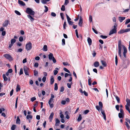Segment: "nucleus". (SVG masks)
<instances>
[{"label":"nucleus","instance_id":"obj_47","mask_svg":"<svg viewBox=\"0 0 130 130\" xmlns=\"http://www.w3.org/2000/svg\"><path fill=\"white\" fill-rule=\"evenodd\" d=\"M69 3L68 0H65V2L64 4V5H66Z\"/></svg>","mask_w":130,"mask_h":130},{"label":"nucleus","instance_id":"obj_63","mask_svg":"<svg viewBox=\"0 0 130 130\" xmlns=\"http://www.w3.org/2000/svg\"><path fill=\"white\" fill-rule=\"evenodd\" d=\"M71 84L69 83H68L67 84V86L69 88H71Z\"/></svg>","mask_w":130,"mask_h":130},{"label":"nucleus","instance_id":"obj_40","mask_svg":"<svg viewBox=\"0 0 130 130\" xmlns=\"http://www.w3.org/2000/svg\"><path fill=\"white\" fill-rule=\"evenodd\" d=\"M125 124L126 125L128 129H129L130 128L129 125H128V124L126 122H125Z\"/></svg>","mask_w":130,"mask_h":130},{"label":"nucleus","instance_id":"obj_31","mask_svg":"<svg viewBox=\"0 0 130 130\" xmlns=\"http://www.w3.org/2000/svg\"><path fill=\"white\" fill-rule=\"evenodd\" d=\"M15 41L16 40L14 39H12L11 40V43L13 45Z\"/></svg>","mask_w":130,"mask_h":130},{"label":"nucleus","instance_id":"obj_7","mask_svg":"<svg viewBox=\"0 0 130 130\" xmlns=\"http://www.w3.org/2000/svg\"><path fill=\"white\" fill-rule=\"evenodd\" d=\"M24 70L25 75H29V74L28 73V68L26 66H24Z\"/></svg>","mask_w":130,"mask_h":130},{"label":"nucleus","instance_id":"obj_44","mask_svg":"<svg viewBox=\"0 0 130 130\" xmlns=\"http://www.w3.org/2000/svg\"><path fill=\"white\" fill-rule=\"evenodd\" d=\"M89 21L90 22H91L92 21V17L91 15H90L89 18Z\"/></svg>","mask_w":130,"mask_h":130},{"label":"nucleus","instance_id":"obj_3","mask_svg":"<svg viewBox=\"0 0 130 130\" xmlns=\"http://www.w3.org/2000/svg\"><path fill=\"white\" fill-rule=\"evenodd\" d=\"M26 12L30 15H34L35 14V12L29 8H27L26 9Z\"/></svg>","mask_w":130,"mask_h":130},{"label":"nucleus","instance_id":"obj_10","mask_svg":"<svg viewBox=\"0 0 130 130\" xmlns=\"http://www.w3.org/2000/svg\"><path fill=\"white\" fill-rule=\"evenodd\" d=\"M9 23V21L8 20H6L3 24V26L6 27L7 26Z\"/></svg>","mask_w":130,"mask_h":130},{"label":"nucleus","instance_id":"obj_6","mask_svg":"<svg viewBox=\"0 0 130 130\" xmlns=\"http://www.w3.org/2000/svg\"><path fill=\"white\" fill-rule=\"evenodd\" d=\"M32 48V44L31 43L29 42L27 43L26 45V49L28 51L30 50Z\"/></svg>","mask_w":130,"mask_h":130},{"label":"nucleus","instance_id":"obj_24","mask_svg":"<svg viewBox=\"0 0 130 130\" xmlns=\"http://www.w3.org/2000/svg\"><path fill=\"white\" fill-rule=\"evenodd\" d=\"M87 41L89 45H91V44L92 43V40L89 37L88 38Z\"/></svg>","mask_w":130,"mask_h":130},{"label":"nucleus","instance_id":"obj_15","mask_svg":"<svg viewBox=\"0 0 130 130\" xmlns=\"http://www.w3.org/2000/svg\"><path fill=\"white\" fill-rule=\"evenodd\" d=\"M94 66L95 67H97L99 66V63L98 61L95 62L93 64Z\"/></svg>","mask_w":130,"mask_h":130},{"label":"nucleus","instance_id":"obj_61","mask_svg":"<svg viewBox=\"0 0 130 130\" xmlns=\"http://www.w3.org/2000/svg\"><path fill=\"white\" fill-rule=\"evenodd\" d=\"M54 74L55 75H56L57 74L58 72L57 70H55L54 71Z\"/></svg>","mask_w":130,"mask_h":130},{"label":"nucleus","instance_id":"obj_51","mask_svg":"<svg viewBox=\"0 0 130 130\" xmlns=\"http://www.w3.org/2000/svg\"><path fill=\"white\" fill-rule=\"evenodd\" d=\"M19 40L20 42H22V41H23V37L22 36H21V37H20L19 38Z\"/></svg>","mask_w":130,"mask_h":130},{"label":"nucleus","instance_id":"obj_1","mask_svg":"<svg viewBox=\"0 0 130 130\" xmlns=\"http://www.w3.org/2000/svg\"><path fill=\"white\" fill-rule=\"evenodd\" d=\"M122 46L124 50L123 55L125 58L126 57V54L127 53V50L125 46L123 45H122V42L121 40H119L118 42V53L120 57H121V51L122 50Z\"/></svg>","mask_w":130,"mask_h":130},{"label":"nucleus","instance_id":"obj_55","mask_svg":"<svg viewBox=\"0 0 130 130\" xmlns=\"http://www.w3.org/2000/svg\"><path fill=\"white\" fill-rule=\"evenodd\" d=\"M62 45H64L65 44V40L64 39H62Z\"/></svg>","mask_w":130,"mask_h":130},{"label":"nucleus","instance_id":"obj_62","mask_svg":"<svg viewBox=\"0 0 130 130\" xmlns=\"http://www.w3.org/2000/svg\"><path fill=\"white\" fill-rule=\"evenodd\" d=\"M39 64L38 63L36 62L35 63L34 66V67L36 68H37L38 67Z\"/></svg>","mask_w":130,"mask_h":130},{"label":"nucleus","instance_id":"obj_19","mask_svg":"<svg viewBox=\"0 0 130 130\" xmlns=\"http://www.w3.org/2000/svg\"><path fill=\"white\" fill-rule=\"evenodd\" d=\"M56 123L55 125L56 126H58L60 123V121L58 119H56L55 120Z\"/></svg>","mask_w":130,"mask_h":130},{"label":"nucleus","instance_id":"obj_54","mask_svg":"<svg viewBox=\"0 0 130 130\" xmlns=\"http://www.w3.org/2000/svg\"><path fill=\"white\" fill-rule=\"evenodd\" d=\"M60 15L61 17V18L62 20H63L64 19V18L63 16V13H60Z\"/></svg>","mask_w":130,"mask_h":130},{"label":"nucleus","instance_id":"obj_58","mask_svg":"<svg viewBox=\"0 0 130 130\" xmlns=\"http://www.w3.org/2000/svg\"><path fill=\"white\" fill-rule=\"evenodd\" d=\"M75 33H76V35L77 37V38H79V37L78 36V31H77V30L76 29L75 30Z\"/></svg>","mask_w":130,"mask_h":130},{"label":"nucleus","instance_id":"obj_21","mask_svg":"<svg viewBox=\"0 0 130 130\" xmlns=\"http://www.w3.org/2000/svg\"><path fill=\"white\" fill-rule=\"evenodd\" d=\"M18 3L19 4L22 6H24L25 5V3L22 1H19Z\"/></svg>","mask_w":130,"mask_h":130},{"label":"nucleus","instance_id":"obj_39","mask_svg":"<svg viewBox=\"0 0 130 130\" xmlns=\"http://www.w3.org/2000/svg\"><path fill=\"white\" fill-rule=\"evenodd\" d=\"M18 99V97H17V98H16V102H15V108H17V107Z\"/></svg>","mask_w":130,"mask_h":130},{"label":"nucleus","instance_id":"obj_35","mask_svg":"<svg viewBox=\"0 0 130 130\" xmlns=\"http://www.w3.org/2000/svg\"><path fill=\"white\" fill-rule=\"evenodd\" d=\"M14 12L17 15H21V14L20 12L17 10H15Z\"/></svg>","mask_w":130,"mask_h":130},{"label":"nucleus","instance_id":"obj_33","mask_svg":"<svg viewBox=\"0 0 130 130\" xmlns=\"http://www.w3.org/2000/svg\"><path fill=\"white\" fill-rule=\"evenodd\" d=\"M54 90H55L57 91L58 89V87L57 86V83H55L54 85Z\"/></svg>","mask_w":130,"mask_h":130},{"label":"nucleus","instance_id":"obj_59","mask_svg":"<svg viewBox=\"0 0 130 130\" xmlns=\"http://www.w3.org/2000/svg\"><path fill=\"white\" fill-rule=\"evenodd\" d=\"M66 22H64L63 24V28L64 29H66Z\"/></svg>","mask_w":130,"mask_h":130},{"label":"nucleus","instance_id":"obj_27","mask_svg":"<svg viewBox=\"0 0 130 130\" xmlns=\"http://www.w3.org/2000/svg\"><path fill=\"white\" fill-rule=\"evenodd\" d=\"M20 119L19 118L18 116L17 117V119L16 123L17 124H20Z\"/></svg>","mask_w":130,"mask_h":130},{"label":"nucleus","instance_id":"obj_28","mask_svg":"<svg viewBox=\"0 0 130 130\" xmlns=\"http://www.w3.org/2000/svg\"><path fill=\"white\" fill-rule=\"evenodd\" d=\"M54 115V113L53 112H52L50 115V116L49 117V119H51V120H52V119Z\"/></svg>","mask_w":130,"mask_h":130},{"label":"nucleus","instance_id":"obj_60","mask_svg":"<svg viewBox=\"0 0 130 130\" xmlns=\"http://www.w3.org/2000/svg\"><path fill=\"white\" fill-rule=\"evenodd\" d=\"M89 112V110H87L84 111V113L85 114H87Z\"/></svg>","mask_w":130,"mask_h":130},{"label":"nucleus","instance_id":"obj_23","mask_svg":"<svg viewBox=\"0 0 130 130\" xmlns=\"http://www.w3.org/2000/svg\"><path fill=\"white\" fill-rule=\"evenodd\" d=\"M89 78L88 79V83L89 86H91V85L92 81L90 77L88 76Z\"/></svg>","mask_w":130,"mask_h":130},{"label":"nucleus","instance_id":"obj_41","mask_svg":"<svg viewBox=\"0 0 130 130\" xmlns=\"http://www.w3.org/2000/svg\"><path fill=\"white\" fill-rule=\"evenodd\" d=\"M34 75L35 76H36L38 74V71L36 70H34Z\"/></svg>","mask_w":130,"mask_h":130},{"label":"nucleus","instance_id":"obj_32","mask_svg":"<svg viewBox=\"0 0 130 130\" xmlns=\"http://www.w3.org/2000/svg\"><path fill=\"white\" fill-rule=\"evenodd\" d=\"M125 30L124 29H122L120 30V31H119L118 33L119 34H123L124 32H125Z\"/></svg>","mask_w":130,"mask_h":130},{"label":"nucleus","instance_id":"obj_2","mask_svg":"<svg viewBox=\"0 0 130 130\" xmlns=\"http://www.w3.org/2000/svg\"><path fill=\"white\" fill-rule=\"evenodd\" d=\"M48 58L50 60H52L53 61L54 63H55L56 62V60L53 56V54L52 53H50L48 55Z\"/></svg>","mask_w":130,"mask_h":130},{"label":"nucleus","instance_id":"obj_5","mask_svg":"<svg viewBox=\"0 0 130 130\" xmlns=\"http://www.w3.org/2000/svg\"><path fill=\"white\" fill-rule=\"evenodd\" d=\"M99 105L100 107L98 105L96 106V108L99 111H100V110H102V107H103V104L101 102H99Z\"/></svg>","mask_w":130,"mask_h":130},{"label":"nucleus","instance_id":"obj_25","mask_svg":"<svg viewBox=\"0 0 130 130\" xmlns=\"http://www.w3.org/2000/svg\"><path fill=\"white\" fill-rule=\"evenodd\" d=\"M43 50L44 51H46L47 50V46L46 45H44L43 48Z\"/></svg>","mask_w":130,"mask_h":130},{"label":"nucleus","instance_id":"obj_22","mask_svg":"<svg viewBox=\"0 0 130 130\" xmlns=\"http://www.w3.org/2000/svg\"><path fill=\"white\" fill-rule=\"evenodd\" d=\"M119 117L120 118H123L124 117V113H119L118 114Z\"/></svg>","mask_w":130,"mask_h":130},{"label":"nucleus","instance_id":"obj_11","mask_svg":"<svg viewBox=\"0 0 130 130\" xmlns=\"http://www.w3.org/2000/svg\"><path fill=\"white\" fill-rule=\"evenodd\" d=\"M83 23V20L82 19L81 17H80L79 20V21L78 23V25L80 27L82 26V24Z\"/></svg>","mask_w":130,"mask_h":130},{"label":"nucleus","instance_id":"obj_46","mask_svg":"<svg viewBox=\"0 0 130 130\" xmlns=\"http://www.w3.org/2000/svg\"><path fill=\"white\" fill-rule=\"evenodd\" d=\"M130 22V19H127L125 21V24H126Z\"/></svg>","mask_w":130,"mask_h":130},{"label":"nucleus","instance_id":"obj_42","mask_svg":"<svg viewBox=\"0 0 130 130\" xmlns=\"http://www.w3.org/2000/svg\"><path fill=\"white\" fill-rule=\"evenodd\" d=\"M115 98L118 102V103H119L120 102V99L119 98L118 96H115Z\"/></svg>","mask_w":130,"mask_h":130},{"label":"nucleus","instance_id":"obj_26","mask_svg":"<svg viewBox=\"0 0 130 130\" xmlns=\"http://www.w3.org/2000/svg\"><path fill=\"white\" fill-rule=\"evenodd\" d=\"M20 85H17L16 88V91L17 92H18L20 90Z\"/></svg>","mask_w":130,"mask_h":130},{"label":"nucleus","instance_id":"obj_16","mask_svg":"<svg viewBox=\"0 0 130 130\" xmlns=\"http://www.w3.org/2000/svg\"><path fill=\"white\" fill-rule=\"evenodd\" d=\"M54 82V77L53 76H52L51 77L50 79V84L52 85L53 84Z\"/></svg>","mask_w":130,"mask_h":130},{"label":"nucleus","instance_id":"obj_43","mask_svg":"<svg viewBox=\"0 0 130 130\" xmlns=\"http://www.w3.org/2000/svg\"><path fill=\"white\" fill-rule=\"evenodd\" d=\"M63 70L66 72H67L69 73H70V72L67 68H63Z\"/></svg>","mask_w":130,"mask_h":130},{"label":"nucleus","instance_id":"obj_17","mask_svg":"<svg viewBox=\"0 0 130 130\" xmlns=\"http://www.w3.org/2000/svg\"><path fill=\"white\" fill-rule=\"evenodd\" d=\"M100 111H101V112L102 113V114L103 115V116L104 117V119L105 120H106V116L105 113L104 111H103V110H100Z\"/></svg>","mask_w":130,"mask_h":130},{"label":"nucleus","instance_id":"obj_18","mask_svg":"<svg viewBox=\"0 0 130 130\" xmlns=\"http://www.w3.org/2000/svg\"><path fill=\"white\" fill-rule=\"evenodd\" d=\"M27 17L28 18L30 19L31 21L33 22L34 20V19L31 15H28Z\"/></svg>","mask_w":130,"mask_h":130},{"label":"nucleus","instance_id":"obj_30","mask_svg":"<svg viewBox=\"0 0 130 130\" xmlns=\"http://www.w3.org/2000/svg\"><path fill=\"white\" fill-rule=\"evenodd\" d=\"M3 77L4 81H6L8 79L4 74L3 75Z\"/></svg>","mask_w":130,"mask_h":130},{"label":"nucleus","instance_id":"obj_20","mask_svg":"<svg viewBox=\"0 0 130 130\" xmlns=\"http://www.w3.org/2000/svg\"><path fill=\"white\" fill-rule=\"evenodd\" d=\"M101 62L102 65L104 67H106L107 66V64L106 62L105 61L102 60L101 61Z\"/></svg>","mask_w":130,"mask_h":130},{"label":"nucleus","instance_id":"obj_9","mask_svg":"<svg viewBox=\"0 0 130 130\" xmlns=\"http://www.w3.org/2000/svg\"><path fill=\"white\" fill-rule=\"evenodd\" d=\"M126 102L127 103L126 105H125V108H126V106L127 107H130V100L128 99H126Z\"/></svg>","mask_w":130,"mask_h":130},{"label":"nucleus","instance_id":"obj_49","mask_svg":"<svg viewBox=\"0 0 130 130\" xmlns=\"http://www.w3.org/2000/svg\"><path fill=\"white\" fill-rule=\"evenodd\" d=\"M100 37L103 39H106L107 37V36H105L102 35H101L100 36Z\"/></svg>","mask_w":130,"mask_h":130},{"label":"nucleus","instance_id":"obj_14","mask_svg":"<svg viewBox=\"0 0 130 130\" xmlns=\"http://www.w3.org/2000/svg\"><path fill=\"white\" fill-rule=\"evenodd\" d=\"M85 127V125L84 124H81L79 126L78 128V129L80 130H81L82 129H83Z\"/></svg>","mask_w":130,"mask_h":130},{"label":"nucleus","instance_id":"obj_37","mask_svg":"<svg viewBox=\"0 0 130 130\" xmlns=\"http://www.w3.org/2000/svg\"><path fill=\"white\" fill-rule=\"evenodd\" d=\"M61 9L62 11H64L65 10V7L64 5H63L61 7Z\"/></svg>","mask_w":130,"mask_h":130},{"label":"nucleus","instance_id":"obj_13","mask_svg":"<svg viewBox=\"0 0 130 130\" xmlns=\"http://www.w3.org/2000/svg\"><path fill=\"white\" fill-rule=\"evenodd\" d=\"M120 22H122L124 20L125 18V17H119L118 18Z\"/></svg>","mask_w":130,"mask_h":130},{"label":"nucleus","instance_id":"obj_57","mask_svg":"<svg viewBox=\"0 0 130 130\" xmlns=\"http://www.w3.org/2000/svg\"><path fill=\"white\" fill-rule=\"evenodd\" d=\"M64 90V88L63 87H62L60 88V92H62Z\"/></svg>","mask_w":130,"mask_h":130},{"label":"nucleus","instance_id":"obj_53","mask_svg":"<svg viewBox=\"0 0 130 130\" xmlns=\"http://www.w3.org/2000/svg\"><path fill=\"white\" fill-rule=\"evenodd\" d=\"M46 77L45 76H44L42 78V80L43 82H44L46 81Z\"/></svg>","mask_w":130,"mask_h":130},{"label":"nucleus","instance_id":"obj_4","mask_svg":"<svg viewBox=\"0 0 130 130\" xmlns=\"http://www.w3.org/2000/svg\"><path fill=\"white\" fill-rule=\"evenodd\" d=\"M3 56L10 61H12L13 60L12 57L9 54H5L3 55Z\"/></svg>","mask_w":130,"mask_h":130},{"label":"nucleus","instance_id":"obj_64","mask_svg":"<svg viewBox=\"0 0 130 130\" xmlns=\"http://www.w3.org/2000/svg\"><path fill=\"white\" fill-rule=\"evenodd\" d=\"M125 32H127L130 31V28H126L124 29Z\"/></svg>","mask_w":130,"mask_h":130},{"label":"nucleus","instance_id":"obj_50","mask_svg":"<svg viewBox=\"0 0 130 130\" xmlns=\"http://www.w3.org/2000/svg\"><path fill=\"white\" fill-rule=\"evenodd\" d=\"M51 15L53 17H55L56 15V13L54 12H51Z\"/></svg>","mask_w":130,"mask_h":130},{"label":"nucleus","instance_id":"obj_38","mask_svg":"<svg viewBox=\"0 0 130 130\" xmlns=\"http://www.w3.org/2000/svg\"><path fill=\"white\" fill-rule=\"evenodd\" d=\"M44 7L45 8V9L44 10V12H47L48 10V8L46 6H44Z\"/></svg>","mask_w":130,"mask_h":130},{"label":"nucleus","instance_id":"obj_52","mask_svg":"<svg viewBox=\"0 0 130 130\" xmlns=\"http://www.w3.org/2000/svg\"><path fill=\"white\" fill-rule=\"evenodd\" d=\"M41 2L43 4H46L47 1L45 0H41Z\"/></svg>","mask_w":130,"mask_h":130},{"label":"nucleus","instance_id":"obj_8","mask_svg":"<svg viewBox=\"0 0 130 130\" xmlns=\"http://www.w3.org/2000/svg\"><path fill=\"white\" fill-rule=\"evenodd\" d=\"M117 32V30L116 28H113L111 30L109 33V35H110L111 34H113L114 33H116Z\"/></svg>","mask_w":130,"mask_h":130},{"label":"nucleus","instance_id":"obj_29","mask_svg":"<svg viewBox=\"0 0 130 130\" xmlns=\"http://www.w3.org/2000/svg\"><path fill=\"white\" fill-rule=\"evenodd\" d=\"M82 119V117L81 114H79L77 119V121L79 122Z\"/></svg>","mask_w":130,"mask_h":130},{"label":"nucleus","instance_id":"obj_56","mask_svg":"<svg viewBox=\"0 0 130 130\" xmlns=\"http://www.w3.org/2000/svg\"><path fill=\"white\" fill-rule=\"evenodd\" d=\"M36 98L35 97H33L32 98H31V101L32 102H33L34 101L36 100Z\"/></svg>","mask_w":130,"mask_h":130},{"label":"nucleus","instance_id":"obj_48","mask_svg":"<svg viewBox=\"0 0 130 130\" xmlns=\"http://www.w3.org/2000/svg\"><path fill=\"white\" fill-rule=\"evenodd\" d=\"M23 69L22 68H21L20 69V73H19V75H21L23 74Z\"/></svg>","mask_w":130,"mask_h":130},{"label":"nucleus","instance_id":"obj_36","mask_svg":"<svg viewBox=\"0 0 130 130\" xmlns=\"http://www.w3.org/2000/svg\"><path fill=\"white\" fill-rule=\"evenodd\" d=\"M32 116L31 115H28L27 116L26 118L27 119H32Z\"/></svg>","mask_w":130,"mask_h":130},{"label":"nucleus","instance_id":"obj_12","mask_svg":"<svg viewBox=\"0 0 130 130\" xmlns=\"http://www.w3.org/2000/svg\"><path fill=\"white\" fill-rule=\"evenodd\" d=\"M69 112L68 111H66L64 114V115L66 116V118L67 119H69L70 118L69 116L68 115Z\"/></svg>","mask_w":130,"mask_h":130},{"label":"nucleus","instance_id":"obj_45","mask_svg":"<svg viewBox=\"0 0 130 130\" xmlns=\"http://www.w3.org/2000/svg\"><path fill=\"white\" fill-rule=\"evenodd\" d=\"M115 63L116 65H117L118 63V58L117 55H116L115 57Z\"/></svg>","mask_w":130,"mask_h":130},{"label":"nucleus","instance_id":"obj_34","mask_svg":"<svg viewBox=\"0 0 130 130\" xmlns=\"http://www.w3.org/2000/svg\"><path fill=\"white\" fill-rule=\"evenodd\" d=\"M16 127V126L15 125H12L11 129L12 130H14Z\"/></svg>","mask_w":130,"mask_h":130}]
</instances>
